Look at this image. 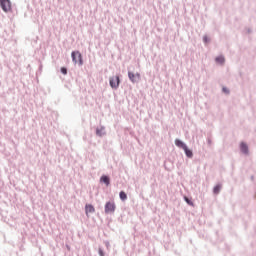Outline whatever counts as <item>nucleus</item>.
<instances>
[{"mask_svg":"<svg viewBox=\"0 0 256 256\" xmlns=\"http://www.w3.org/2000/svg\"><path fill=\"white\" fill-rule=\"evenodd\" d=\"M71 55H72V61L74 63H79V65H83V57L81 56V52L73 51Z\"/></svg>","mask_w":256,"mask_h":256,"instance_id":"f257e3e1","label":"nucleus"},{"mask_svg":"<svg viewBox=\"0 0 256 256\" xmlns=\"http://www.w3.org/2000/svg\"><path fill=\"white\" fill-rule=\"evenodd\" d=\"M1 8L5 13H9L11 11V1L9 0H0Z\"/></svg>","mask_w":256,"mask_h":256,"instance_id":"f03ea898","label":"nucleus"},{"mask_svg":"<svg viewBox=\"0 0 256 256\" xmlns=\"http://www.w3.org/2000/svg\"><path fill=\"white\" fill-rule=\"evenodd\" d=\"M115 202H107L105 205V213H115Z\"/></svg>","mask_w":256,"mask_h":256,"instance_id":"7ed1b4c3","label":"nucleus"},{"mask_svg":"<svg viewBox=\"0 0 256 256\" xmlns=\"http://www.w3.org/2000/svg\"><path fill=\"white\" fill-rule=\"evenodd\" d=\"M128 77L130 79V81H132V83H137V81H139V79H141V74L139 73H133V72H128Z\"/></svg>","mask_w":256,"mask_h":256,"instance_id":"20e7f679","label":"nucleus"},{"mask_svg":"<svg viewBox=\"0 0 256 256\" xmlns=\"http://www.w3.org/2000/svg\"><path fill=\"white\" fill-rule=\"evenodd\" d=\"M119 83V76H116L115 78H110V86L112 87V89H117L119 87Z\"/></svg>","mask_w":256,"mask_h":256,"instance_id":"39448f33","label":"nucleus"},{"mask_svg":"<svg viewBox=\"0 0 256 256\" xmlns=\"http://www.w3.org/2000/svg\"><path fill=\"white\" fill-rule=\"evenodd\" d=\"M95 212V207L91 204H86L85 205V213L87 217H89V213H94Z\"/></svg>","mask_w":256,"mask_h":256,"instance_id":"423d86ee","label":"nucleus"},{"mask_svg":"<svg viewBox=\"0 0 256 256\" xmlns=\"http://www.w3.org/2000/svg\"><path fill=\"white\" fill-rule=\"evenodd\" d=\"M175 145L176 147H180L181 149H187V145H185V143H183V141L179 139L175 140Z\"/></svg>","mask_w":256,"mask_h":256,"instance_id":"0eeeda50","label":"nucleus"},{"mask_svg":"<svg viewBox=\"0 0 256 256\" xmlns=\"http://www.w3.org/2000/svg\"><path fill=\"white\" fill-rule=\"evenodd\" d=\"M240 150L242 151V153H244L245 155H247V153H249V148L247 147V144H245L244 142H242L240 144Z\"/></svg>","mask_w":256,"mask_h":256,"instance_id":"6e6552de","label":"nucleus"},{"mask_svg":"<svg viewBox=\"0 0 256 256\" xmlns=\"http://www.w3.org/2000/svg\"><path fill=\"white\" fill-rule=\"evenodd\" d=\"M100 181H101L102 183H105V185L109 186L110 180H109V177H108V176L103 175V176L100 178Z\"/></svg>","mask_w":256,"mask_h":256,"instance_id":"1a4fd4ad","label":"nucleus"},{"mask_svg":"<svg viewBox=\"0 0 256 256\" xmlns=\"http://www.w3.org/2000/svg\"><path fill=\"white\" fill-rule=\"evenodd\" d=\"M221 191V184H218V185H216L215 187H214V189H213V193L215 194V195H219V192Z\"/></svg>","mask_w":256,"mask_h":256,"instance_id":"9d476101","label":"nucleus"},{"mask_svg":"<svg viewBox=\"0 0 256 256\" xmlns=\"http://www.w3.org/2000/svg\"><path fill=\"white\" fill-rule=\"evenodd\" d=\"M216 63H219L220 65H223V63H225V57L223 56H218L216 58Z\"/></svg>","mask_w":256,"mask_h":256,"instance_id":"9b49d317","label":"nucleus"},{"mask_svg":"<svg viewBox=\"0 0 256 256\" xmlns=\"http://www.w3.org/2000/svg\"><path fill=\"white\" fill-rule=\"evenodd\" d=\"M183 150L185 151V153L188 157H193V152L191 150H189V148H187V146H186V149H183Z\"/></svg>","mask_w":256,"mask_h":256,"instance_id":"f8f14e48","label":"nucleus"},{"mask_svg":"<svg viewBox=\"0 0 256 256\" xmlns=\"http://www.w3.org/2000/svg\"><path fill=\"white\" fill-rule=\"evenodd\" d=\"M120 199H121L122 201H126V199H127V194H126L125 192L121 191V192H120Z\"/></svg>","mask_w":256,"mask_h":256,"instance_id":"ddd939ff","label":"nucleus"},{"mask_svg":"<svg viewBox=\"0 0 256 256\" xmlns=\"http://www.w3.org/2000/svg\"><path fill=\"white\" fill-rule=\"evenodd\" d=\"M61 73H63V75H67V68L62 67L61 68Z\"/></svg>","mask_w":256,"mask_h":256,"instance_id":"4468645a","label":"nucleus"},{"mask_svg":"<svg viewBox=\"0 0 256 256\" xmlns=\"http://www.w3.org/2000/svg\"><path fill=\"white\" fill-rule=\"evenodd\" d=\"M184 199H185L186 203H188V205H193V202L189 201V198L185 197Z\"/></svg>","mask_w":256,"mask_h":256,"instance_id":"2eb2a0df","label":"nucleus"},{"mask_svg":"<svg viewBox=\"0 0 256 256\" xmlns=\"http://www.w3.org/2000/svg\"><path fill=\"white\" fill-rule=\"evenodd\" d=\"M203 41H204V43H207L209 41V38H207V36H204Z\"/></svg>","mask_w":256,"mask_h":256,"instance_id":"dca6fc26","label":"nucleus"},{"mask_svg":"<svg viewBox=\"0 0 256 256\" xmlns=\"http://www.w3.org/2000/svg\"><path fill=\"white\" fill-rule=\"evenodd\" d=\"M99 255L100 256H105V254L103 253V250L99 249Z\"/></svg>","mask_w":256,"mask_h":256,"instance_id":"f3484780","label":"nucleus"},{"mask_svg":"<svg viewBox=\"0 0 256 256\" xmlns=\"http://www.w3.org/2000/svg\"><path fill=\"white\" fill-rule=\"evenodd\" d=\"M224 93H229V90L227 88H223Z\"/></svg>","mask_w":256,"mask_h":256,"instance_id":"a211bd4d","label":"nucleus"},{"mask_svg":"<svg viewBox=\"0 0 256 256\" xmlns=\"http://www.w3.org/2000/svg\"><path fill=\"white\" fill-rule=\"evenodd\" d=\"M97 135H99V130H97Z\"/></svg>","mask_w":256,"mask_h":256,"instance_id":"6ab92c4d","label":"nucleus"}]
</instances>
